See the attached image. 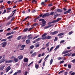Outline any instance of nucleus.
Returning <instances> with one entry per match:
<instances>
[{
  "label": "nucleus",
  "mask_w": 75,
  "mask_h": 75,
  "mask_svg": "<svg viewBox=\"0 0 75 75\" xmlns=\"http://www.w3.org/2000/svg\"><path fill=\"white\" fill-rule=\"evenodd\" d=\"M40 21H42V22L39 23V24L41 25V27H44L45 25L46 21L44 20V19H40L39 20Z\"/></svg>",
  "instance_id": "f257e3e1"
},
{
  "label": "nucleus",
  "mask_w": 75,
  "mask_h": 75,
  "mask_svg": "<svg viewBox=\"0 0 75 75\" xmlns=\"http://www.w3.org/2000/svg\"><path fill=\"white\" fill-rule=\"evenodd\" d=\"M0 45H2V48H5L6 46L7 45V42H4L0 44Z\"/></svg>",
  "instance_id": "f03ea898"
},
{
  "label": "nucleus",
  "mask_w": 75,
  "mask_h": 75,
  "mask_svg": "<svg viewBox=\"0 0 75 75\" xmlns=\"http://www.w3.org/2000/svg\"><path fill=\"white\" fill-rule=\"evenodd\" d=\"M11 69V68L10 67V66H8L6 69L5 71L6 73L8 72V71H9L10 69Z\"/></svg>",
  "instance_id": "7ed1b4c3"
},
{
  "label": "nucleus",
  "mask_w": 75,
  "mask_h": 75,
  "mask_svg": "<svg viewBox=\"0 0 75 75\" xmlns=\"http://www.w3.org/2000/svg\"><path fill=\"white\" fill-rule=\"evenodd\" d=\"M58 33V31H55L53 32H51L50 33V35H55V34H56Z\"/></svg>",
  "instance_id": "20e7f679"
},
{
  "label": "nucleus",
  "mask_w": 75,
  "mask_h": 75,
  "mask_svg": "<svg viewBox=\"0 0 75 75\" xmlns=\"http://www.w3.org/2000/svg\"><path fill=\"white\" fill-rule=\"evenodd\" d=\"M50 15V14L48 13H47L45 14H44L42 16V18H44L45 17H46L47 16H48Z\"/></svg>",
  "instance_id": "39448f33"
},
{
  "label": "nucleus",
  "mask_w": 75,
  "mask_h": 75,
  "mask_svg": "<svg viewBox=\"0 0 75 75\" xmlns=\"http://www.w3.org/2000/svg\"><path fill=\"white\" fill-rule=\"evenodd\" d=\"M18 58L20 60L22 59L23 58V56L21 55L18 57Z\"/></svg>",
  "instance_id": "423d86ee"
},
{
  "label": "nucleus",
  "mask_w": 75,
  "mask_h": 75,
  "mask_svg": "<svg viewBox=\"0 0 75 75\" xmlns=\"http://www.w3.org/2000/svg\"><path fill=\"white\" fill-rule=\"evenodd\" d=\"M70 52V50H67L65 51L64 52L62 53V54H67V53H68Z\"/></svg>",
  "instance_id": "0eeeda50"
},
{
  "label": "nucleus",
  "mask_w": 75,
  "mask_h": 75,
  "mask_svg": "<svg viewBox=\"0 0 75 75\" xmlns=\"http://www.w3.org/2000/svg\"><path fill=\"white\" fill-rule=\"evenodd\" d=\"M61 46V45H59L57 46L55 49H54V51H57V49H58L59 48V47Z\"/></svg>",
  "instance_id": "6e6552de"
},
{
  "label": "nucleus",
  "mask_w": 75,
  "mask_h": 75,
  "mask_svg": "<svg viewBox=\"0 0 75 75\" xmlns=\"http://www.w3.org/2000/svg\"><path fill=\"white\" fill-rule=\"evenodd\" d=\"M28 40H31V39H32L33 37L31 36V35H30L28 36Z\"/></svg>",
  "instance_id": "1a4fd4ad"
},
{
  "label": "nucleus",
  "mask_w": 75,
  "mask_h": 75,
  "mask_svg": "<svg viewBox=\"0 0 75 75\" xmlns=\"http://www.w3.org/2000/svg\"><path fill=\"white\" fill-rule=\"evenodd\" d=\"M13 60L15 62H17L18 61V59L16 58H14Z\"/></svg>",
  "instance_id": "9d476101"
},
{
  "label": "nucleus",
  "mask_w": 75,
  "mask_h": 75,
  "mask_svg": "<svg viewBox=\"0 0 75 75\" xmlns=\"http://www.w3.org/2000/svg\"><path fill=\"white\" fill-rule=\"evenodd\" d=\"M5 67V65L4 66H1L0 67V71H3V69H4V68Z\"/></svg>",
  "instance_id": "9b49d317"
},
{
  "label": "nucleus",
  "mask_w": 75,
  "mask_h": 75,
  "mask_svg": "<svg viewBox=\"0 0 75 75\" xmlns=\"http://www.w3.org/2000/svg\"><path fill=\"white\" fill-rule=\"evenodd\" d=\"M36 55H37V53L35 52L33 53V54L31 55V57H34V56H35Z\"/></svg>",
  "instance_id": "f8f14e48"
},
{
  "label": "nucleus",
  "mask_w": 75,
  "mask_h": 75,
  "mask_svg": "<svg viewBox=\"0 0 75 75\" xmlns=\"http://www.w3.org/2000/svg\"><path fill=\"white\" fill-rule=\"evenodd\" d=\"M53 62V59H52V58L50 60V65H51L52 64V62Z\"/></svg>",
  "instance_id": "ddd939ff"
},
{
  "label": "nucleus",
  "mask_w": 75,
  "mask_h": 75,
  "mask_svg": "<svg viewBox=\"0 0 75 75\" xmlns=\"http://www.w3.org/2000/svg\"><path fill=\"white\" fill-rule=\"evenodd\" d=\"M51 26H52V25H48V26H47L45 27V28L46 29L47 28H50V27H51Z\"/></svg>",
  "instance_id": "4468645a"
},
{
  "label": "nucleus",
  "mask_w": 75,
  "mask_h": 75,
  "mask_svg": "<svg viewBox=\"0 0 75 75\" xmlns=\"http://www.w3.org/2000/svg\"><path fill=\"white\" fill-rule=\"evenodd\" d=\"M54 23H57V22H56V20L53 21L52 22L49 23V24H50Z\"/></svg>",
  "instance_id": "2eb2a0df"
},
{
  "label": "nucleus",
  "mask_w": 75,
  "mask_h": 75,
  "mask_svg": "<svg viewBox=\"0 0 75 75\" xmlns=\"http://www.w3.org/2000/svg\"><path fill=\"white\" fill-rule=\"evenodd\" d=\"M28 58H24V62H28Z\"/></svg>",
  "instance_id": "dca6fc26"
},
{
  "label": "nucleus",
  "mask_w": 75,
  "mask_h": 75,
  "mask_svg": "<svg viewBox=\"0 0 75 75\" xmlns=\"http://www.w3.org/2000/svg\"><path fill=\"white\" fill-rule=\"evenodd\" d=\"M38 67H39V65L37 64H35V68L36 69H38Z\"/></svg>",
  "instance_id": "f3484780"
},
{
  "label": "nucleus",
  "mask_w": 75,
  "mask_h": 75,
  "mask_svg": "<svg viewBox=\"0 0 75 75\" xmlns=\"http://www.w3.org/2000/svg\"><path fill=\"white\" fill-rule=\"evenodd\" d=\"M64 33H61L58 35L57 36H61V35H64Z\"/></svg>",
  "instance_id": "a211bd4d"
},
{
  "label": "nucleus",
  "mask_w": 75,
  "mask_h": 75,
  "mask_svg": "<svg viewBox=\"0 0 75 75\" xmlns=\"http://www.w3.org/2000/svg\"><path fill=\"white\" fill-rule=\"evenodd\" d=\"M49 56H50V55L48 54L45 58L44 60H45V61H47V59H47V58H48V57H49Z\"/></svg>",
  "instance_id": "6ab92c4d"
},
{
  "label": "nucleus",
  "mask_w": 75,
  "mask_h": 75,
  "mask_svg": "<svg viewBox=\"0 0 75 75\" xmlns=\"http://www.w3.org/2000/svg\"><path fill=\"white\" fill-rule=\"evenodd\" d=\"M4 59H2L0 61V64H1V63H2V62H4Z\"/></svg>",
  "instance_id": "aec40b11"
},
{
  "label": "nucleus",
  "mask_w": 75,
  "mask_h": 75,
  "mask_svg": "<svg viewBox=\"0 0 75 75\" xmlns=\"http://www.w3.org/2000/svg\"><path fill=\"white\" fill-rule=\"evenodd\" d=\"M42 38H41V39H42V40H45V39H47V38H46V36H42Z\"/></svg>",
  "instance_id": "412c9836"
},
{
  "label": "nucleus",
  "mask_w": 75,
  "mask_h": 75,
  "mask_svg": "<svg viewBox=\"0 0 75 75\" xmlns=\"http://www.w3.org/2000/svg\"><path fill=\"white\" fill-rule=\"evenodd\" d=\"M25 47V45H22L21 47V48H24V47Z\"/></svg>",
  "instance_id": "4be33fe9"
},
{
  "label": "nucleus",
  "mask_w": 75,
  "mask_h": 75,
  "mask_svg": "<svg viewBox=\"0 0 75 75\" xmlns=\"http://www.w3.org/2000/svg\"><path fill=\"white\" fill-rule=\"evenodd\" d=\"M7 41V39H2V40H1V42H5V41Z\"/></svg>",
  "instance_id": "5701e85b"
},
{
  "label": "nucleus",
  "mask_w": 75,
  "mask_h": 75,
  "mask_svg": "<svg viewBox=\"0 0 75 75\" xmlns=\"http://www.w3.org/2000/svg\"><path fill=\"white\" fill-rule=\"evenodd\" d=\"M40 46V45L39 44H36L35 47H36V48H37L39 47Z\"/></svg>",
  "instance_id": "b1692460"
},
{
  "label": "nucleus",
  "mask_w": 75,
  "mask_h": 75,
  "mask_svg": "<svg viewBox=\"0 0 75 75\" xmlns=\"http://www.w3.org/2000/svg\"><path fill=\"white\" fill-rule=\"evenodd\" d=\"M13 38V35H11L8 37L7 38V39H11V38Z\"/></svg>",
  "instance_id": "393cba45"
},
{
  "label": "nucleus",
  "mask_w": 75,
  "mask_h": 75,
  "mask_svg": "<svg viewBox=\"0 0 75 75\" xmlns=\"http://www.w3.org/2000/svg\"><path fill=\"white\" fill-rule=\"evenodd\" d=\"M61 20V18H58L56 20V23L58 22V21H59Z\"/></svg>",
  "instance_id": "a878e982"
},
{
  "label": "nucleus",
  "mask_w": 75,
  "mask_h": 75,
  "mask_svg": "<svg viewBox=\"0 0 75 75\" xmlns=\"http://www.w3.org/2000/svg\"><path fill=\"white\" fill-rule=\"evenodd\" d=\"M57 11H58V12H61L62 10L60 9H57Z\"/></svg>",
  "instance_id": "bb28decb"
},
{
  "label": "nucleus",
  "mask_w": 75,
  "mask_h": 75,
  "mask_svg": "<svg viewBox=\"0 0 75 75\" xmlns=\"http://www.w3.org/2000/svg\"><path fill=\"white\" fill-rule=\"evenodd\" d=\"M51 38V37L50 36H46V39H50Z\"/></svg>",
  "instance_id": "cd10ccee"
},
{
  "label": "nucleus",
  "mask_w": 75,
  "mask_h": 75,
  "mask_svg": "<svg viewBox=\"0 0 75 75\" xmlns=\"http://www.w3.org/2000/svg\"><path fill=\"white\" fill-rule=\"evenodd\" d=\"M30 41L29 40H26V43L27 44H28L29 43H30Z\"/></svg>",
  "instance_id": "c85d7f7f"
},
{
  "label": "nucleus",
  "mask_w": 75,
  "mask_h": 75,
  "mask_svg": "<svg viewBox=\"0 0 75 75\" xmlns=\"http://www.w3.org/2000/svg\"><path fill=\"white\" fill-rule=\"evenodd\" d=\"M54 14V12L53 11L50 13V15H51V16H53Z\"/></svg>",
  "instance_id": "c756f323"
},
{
  "label": "nucleus",
  "mask_w": 75,
  "mask_h": 75,
  "mask_svg": "<svg viewBox=\"0 0 75 75\" xmlns=\"http://www.w3.org/2000/svg\"><path fill=\"white\" fill-rule=\"evenodd\" d=\"M49 44H50V43H49V42H48L46 44V47H49Z\"/></svg>",
  "instance_id": "7c9ffc66"
},
{
  "label": "nucleus",
  "mask_w": 75,
  "mask_h": 75,
  "mask_svg": "<svg viewBox=\"0 0 75 75\" xmlns=\"http://www.w3.org/2000/svg\"><path fill=\"white\" fill-rule=\"evenodd\" d=\"M28 30V28H26L24 30H23V32H25V31H27Z\"/></svg>",
  "instance_id": "2f4dec72"
},
{
  "label": "nucleus",
  "mask_w": 75,
  "mask_h": 75,
  "mask_svg": "<svg viewBox=\"0 0 75 75\" xmlns=\"http://www.w3.org/2000/svg\"><path fill=\"white\" fill-rule=\"evenodd\" d=\"M13 62V60H8V62L9 63H10L11 62Z\"/></svg>",
  "instance_id": "473e14b6"
},
{
  "label": "nucleus",
  "mask_w": 75,
  "mask_h": 75,
  "mask_svg": "<svg viewBox=\"0 0 75 75\" xmlns=\"http://www.w3.org/2000/svg\"><path fill=\"white\" fill-rule=\"evenodd\" d=\"M54 48V47H52L50 49V50L49 51V52H51V51H52V50Z\"/></svg>",
  "instance_id": "72a5a7b5"
},
{
  "label": "nucleus",
  "mask_w": 75,
  "mask_h": 75,
  "mask_svg": "<svg viewBox=\"0 0 75 75\" xmlns=\"http://www.w3.org/2000/svg\"><path fill=\"white\" fill-rule=\"evenodd\" d=\"M38 25V23H35L33 25V27H35V26H36V25Z\"/></svg>",
  "instance_id": "f704fd0d"
},
{
  "label": "nucleus",
  "mask_w": 75,
  "mask_h": 75,
  "mask_svg": "<svg viewBox=\"0 0 75 75\" xmlns=\"http://www.w3.org/2000/svg\"><path fill=\"white\" fill-rule=\"evenodd\" d=\"M39 37V35H37V36H35V37H34L33 38V40H34V39H35V38H38Z\"/></svg>",
  "instance_id": "c9c22d12"
},
{
  "label": "nucleus",
  "mask_w": 75,
  "mask_h": 75,
  "mask_svg": "<svg viewBox=\"0 0 75 75\" xmlns=\"http://www.w3.org/2000/svg\"><path fill=\"white\" fill-rule=\"evenodd\" d=\"M71 9H69L67 12V13H70L71 12Z\"/></svg>",
  "instance_id": "e433bc0d"
},
{
  "label": "nucleus",
  "mask_w": 75,
  "mask_h": 75,
  "mask_svg": "<svg viewBox=\"0 0 75 75\" xmlns=\"http://www.w3.org/2000/svg\"><path fill=\"white\" fill-rule=\"evenodd\" d=\"M68 68L69 69H71V64H68Z\"/></svg>",
  "instance_id": "4c0bfd02"
},
{
  "label": "nucleus",
  "mask_w": 75,
  "mask_h": 75,
  "mask_svg": "<svg viewBox=\"0 0 75 75\" xmlns=\"http://www.w3.org/2000/svg\"><path fill=\"white\" fill-rule=\"evenodd\" d=\"M41 40V38H38L37 39L35 40V41H36V42L38 41H39V40Z\"/></svg>",
  "instance_id": "58836bf2"
},
{
  "label": "nucleus",
  "mask_w": 75,
  "mask_h": 75,
  "mask_svg": "<svg viewBox=\"0 0 75 75\" xmlns=\"http://www.w3.org/2000/svg\"><path fill=\"white\" fill-rule=\"evenodd\" d=\"M34 47V45H32L30 46V49H33Z\"/></svg>",
  "instance_id": "ea45409f"
},
{
  "label": "nucleus",
  "mask_w": 75,
  "mask_h": 75,
  "mask_svg": "<svg viewBox=\"0 0 75 75\" xmlns=\"http://www.w3.org/2000/svg\"><path fill=\"white\" fill-rule=\"evenodd\" d=\"M6 9H5L4 10V12H3L2 14H5V13H6Z\"/></svg>",
  "instance_id": "a19ab883"
},
{
  "label": "nucleus",
  "mask_w": 75,
  "mask_h": 75,
  "mask_svg": "<svg viewBox=\"0 0 75 75\" xmlns=\"http://www.w3.org/2000/svg\"><path fill=\"white\" fill-rule=\"evenodd\" d=\"M10 59H13V58H14V56H12L11 57H10Z\"/></svg>",
  "instance_id": "79ce46f5"
},
{
  "label": "nucleus",
  "mask_w": 75,
  "mask_h": 75,
  "mask_svg": "<svg viewBox=\"0 0 75 75\" xmlns=\"http://www.w3.org/2000/svg\"><path fill=\"white\" fill-rule=\"evenodd\" d=\"M33 62H31L30 64H29V65H28V66L29 67V66H30V65H31V64H33Z\"/></svg>",
  "instance_id": "37998d69"
},
{
  "label": "nucleus",
  "mask_w": 75,
  "mask_h": 75,
  "mask_svg": "<svg viewBox=\"0 0 75 75\" xmlns=\"http://www.w3.org/2000/svg\"><path fill=\"white\" fill-rule=\"evenodd\" d=\"M21 38V36H19L18 38V40H20Z\"/></svg>",
  "instance_id": "c03bdc74"
},
{
  "label": "nucleus",
  "mask_w": 75,
  "mask_h": 75,
  "mask_svg": "<svg viewBox=\"0 0 75 75\" xmlns=\"http://www.w3.org/2000/svg\"><path fill=\"white\" fill-rule=\"evenodd\" d=\"M11 35V33H7L6 35L7 36V35Z\"/></svg>",
  "instance_id": "a18cd8bd"
},
{
  "label": "nucleus",
  "mask_w": 75,
  "mask_h": 75,
  "mask_svg": "<svg viewBox=\"0 0 75 75\" xmlns=\"http://www.w3.org/2000/svg\"><path fill=\"white\" fill-rule=\"evenodd\" d=\"M32 3H36L37 1H36L35 0H33L32 1Z\"/></svg>",
  "instance_id": "49530a36"
},
{
  "label": "nucleus",
  "mask_w": 75,
  "mask_h": 75,
  "mask_svg": "<svg viewBox=\"0 0 75 75\" xmlns=\"http://www.w3.org/2000/svg\"><path fill=\"white\" fill-rule=\"evenodd\" d=\"M59 15L58 14H57L54 16V18H56V17H58V16H59Z\"/></svg>",
  "instance_id": "de8ad7c7"
},
{
  "label": "nucleus",
  "mask_w": 75,
  "mask_h": 75,
  "mask_svg": "<svg viewBox=\"0 0 75 75\" xmlns=\"http://www.w3.org/2000/svg\"><path fill=\"white\" fill-rule=\"evenodd\" d=\"M62 59V58L61 57H59L57 58V59L58 60H60V59Z\"/></svg>",
  "instance_id": "09e8293b"
},
{
  "label": "nucleus",
  "mask_w": 75,
  "mask_h": 75,
  "mask_svg": "<svg viewBox=\"0 0 75 75\" xmlns=\"http://www.w3.org/2000/svg\"><path fill=\"white\" fill-rule=\"evenodd\" d=\"M57 41V37H55V39L54 40V41L55 42Z\"/></svg>",
  "instance_id": "8fccbe9b"
},
{
  "label": "nucleus",
  "mask_w": 75,
  "mask_h": 75,
  "mask_svg": "<svg viewBox=\"0 0 75 75\" xmlns=\"http://www.w3.org/2000/svg\"><path fill=\"white\" fill-rule=\"evenodd\" d=\"M28 18V16L26 17L23 20V21H24L26 20H27V19Z\"/></svg>",
  "instance_id": "3c124183"
},
{
  "label": "nucleus",
  "mask_w": 75,
  "mask_h": 75,
  "mask_svg": "<svg viewBox=\"0 0 75 75\" xmlns=\"http://www.w3.org/2000/svg\"><path fill=\"white\" fill-rule=\"evenodd\" d=\"M72 33H73V32L72 31L70 32L69 33V35H71V34H72Z\"/></svg>",
  "instance_id": "603ef678"
},
{
  "label": "nucleus",
  "mask_w": 75,
  "mask_h": 75,
  "mask_svg": "<svg viewBox=\"0 0 75 75\" xmlns=\"http://www.w3.org/2000/svg\"><path fill=\"white\" fill-rule=\"evenodd\" d=\"M47 35V34L46 33H44L42 36H44L45 37V36Z\"/></svg>",
  "instance_id": "864d4df0"
},
{
  "label": "nucleus",
  "mask_w": 75,
  "mask_h": 75,
  "mask_svg": "<svg viewBox=\"0 0 75 75\" xmlns=\"http://www.w3.org/2000/svg\"><path fill=\"white\" fill-rule=\"evenodd\" d=\"M21 70H18V71H17V73H18V74H20V73H21Z\"/></svg>",
  "instance_id": "5fc2aeb1"
},
{
  "label": "nucleus",
  "mask_w": 75,
  "mask_h": 75,
  "mask_svg": "<svg viewBox=\"0 0 75 75\" xmlns=\"http://www.w3.org/2000/svg\"><path fill=\"white\" fill-rule=\"evenodd\" d=\"M68 55L67 56H68V57L71 56V53H67Z\"/></svg>",
  "instance_id": "6e6d98bb"
},
{
  "label": "nucleus",
  "mask_w": 75,
  "mask_h": 75,
  "mask_svg": "<svg viewBox=\"0 0 75 75\" xmlns=\"http://www.w3.org/2000/svg\"><path fill=\"white\" fill-rule=\"evenodd\" d=\"M27 74H28V72L27 71H25L24 75H27Z\"/></svg>",
  "instance_id": "4d7b16f0"
},
{
  "label": "nucleus",
  "mask_w": 75,
  "mask_h": 75,
  "mask_svg": "<svg viewBox=\"0 0 75 75\" xmlns=\"http://www.w3.org/2000/svg\"><path fill=\"white\" fill-rule=\"evenodd\" d=\"M52 4H50L48 5V6H49V7H50L51 6H52Z\"/></svg>",
  "instance_id": "13d9d810"
},
{
  "label": "nucleus",
  "mask_w": 75,
  "mask_h": 75,
  "mask_svg": "<svg viewBox=\"0 0 75 75\" xmlns=\"http://www.w3.org/2000/svg\"><path fill=\"white\" fill-rule=\"evenodd\" d=\"M33 28H29V29H28V31H30V30H31Z\"/></svg>",
  "instance_id": "bf43d9fd"
},
{
  "label": "nucleus",
  "mask_w": 75,
  "mask_h": 75,
  "mask_svg": "<svg viewBox=\"0 0 75 75\" xmlns=\"http://www.w3.org/2000/svg\"><path fill=\"white\" fill-rule=\"evenodd\" d=\"M71 62L73 63H74V62H75V59H74L73 60L71 61Z\"/></svg>",
  "instance_id": "052dcab7"
},
{
  "label": "nucleus",
  "mask_w": 75,
  "mask_h": 75,
  "mask_svg": "<svg viewBox=\"0 0 75 75\" xmlns=\"http://www.w3.org/2000/svg\"><path fill=\"white\" fill-rule=\"evenodd\" d=\"M65 42V40H62V41L60 42V43H63V42Z\"/></svg>",
  "instance_id": "680f3d73"
},
{
  "label": "nucleus",
  "mask_w": 75,
  "mask_h": 75,
  "mask_svg": "<svg viewBox=\"0 0 75 75\" xmlns=\"http://www.w3.org/2000/svg\"><path fill=\"white\" fill-rule=\"evenodd\" d=\"M7 3L8 4H10V3H11V1H8Z\"/></svg>",
  "instance_id": "e2e57ef3"
},
{
  "label": "nucleus",
  "mask_w": 75,
  "mask_h": 75,
  "mask_svg": "<svg viewBox=\"0 0 75 75\" xmlns=\"http://www.w3.org/2000/svg\"><path fill=\"white\" fill-rule=\"evenodd\" d=\"M6 10L9 11V10H11V8H6Z\"/></svg>",
  "instance_id": "0e129e2a"
},
{
  "label": "nucleus",
  "mask_w": 75,
  "mask_h": 75,
  "mask_svg": "<svg viewBox=\"0 0 75 75\" xmlns=\"http://www.w3.org/2000/svg\"><path fill=\"white\" fill-rule=\"evenodd\" d=\"M71 56H72V57H74V56H75V53L72 54L71 55Z\"/></svg>",
  "instance_id": "69168bd1"
},
{
  "label": "nucleus",
  "mask_w": 75,
  "mask_h": 75,
  "mask_svg": "<svg viewBox=\"0 0 75 75\" xmlns=\"http://www.w3.org/2000/svg\"><path fill=\"white\" fill-rule=\"evenodd\" d=\"M17 72H15L13 75H17Z\"/></svg>",
  "instance_id": "338daca9"
},
{
  "label": "nucleus",
  "mask_w": 75,
  "mask_h": 75,
  "mask_svg": "<svg viewBox=\"0 0 75 75\" xmlns=\"http://www.w3.org/2000/svg\"><path fill=\"white\" fill-rule=\"evenodd\" d=\"M75 73L74 72H73L71 74V75H75Z\"/></svg>",
  "instance_id": "774afa93"
}]
</instances>
